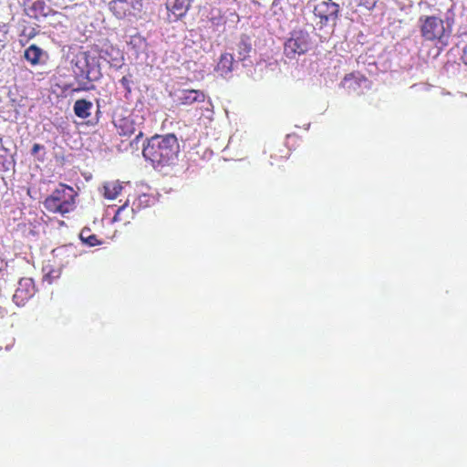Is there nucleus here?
Masks as SVG:
<instances>
[{"instance_id":"obj_28","label":"nucleus","mask_w":467,"mask_h":467,"mask_svg":"<svg viewBox=\"0 0 467 467\" xmlns=\"http://www.w3.org/2000/svg\"><path fill=\"white\" fill-rule=\"evenodd\" d=\"M125 206H126V203H125L123 206H121V207L118 210V213H119L121 210H123V209L125 208Z\"/></svg>"},{"instance_id":"obj_7","label":"nucleus","mask_w":467,"mask_h":467,"mask_svg":"<svg viewBox=\"0 0 467 467\" xmlns=\"http://www.w3.org/2000/svg\"><path fill=\"white\" fill-rule=\"evenodd\" d=\"M73 189L71 187L66 186L64 184H60L53 192L52 194L46 199L44 202L45 208L53 213L55 210H57L62 203V202L65 200V198H71Z\"/></svg>"},{"instance_id":"obj_14","label":"nucleus","mask_w":467,"mask_h":467,"mask_svg":"<svg viewBox=\"0 0 467 467\" xmlns=\"http://www.w3.org/2000/svg\"><path fill=\"white\" fill-rule=\"evenodd\" d=\"M122 191L119 182H107L102 188V194L108 200H115Z\"/></svg>"},{"instance_id":"obj_17","label":"nucleus","mask_w":467,"mask_h":467,"mask_svg":"<svg viewBox=\"0 0 467 467\" xmlns=\"http://www.w3.org/2000/svg\"><path fill=\"white\" fill-rule=\"evenodd\" d=\"M100 57L108 61L111 66L120 67L122 62V56L119 49L111 48L110 52L102 50Z\"/></svg>"},{"instance_id":"obj_18","label":"nucleus","mask_w":467,"mask_h":467,"mask_svg":"<svg viewBox=\"0 0 467 467\" xmlns=\"http://www.w3.org/2000/svg\"><path fill=\"white\" fill-rule=\"evenodd\" d=\"M42 49L36 45H31L25 51V58L29 61L32 65L39 63L40 57L42 55Z\"/></svg>"},{"instance_id":"obj_22","label":"nucleus","mask_w":467,"mask_h":467,"mask_svg":"<svg viewBox=\"0 0 467 467\" xmlns=\"http://www.w3.org/2000/svg\"><path fill=\"white\" fill-rule=\"evenodd\" d=\"M132 80H131V76H124L120 80H119V83L120 85L126 89V91L128 93H130L131 91V88H130V84H131Z\"/></svg>"},{"instance_id":"obj_4","label":"nucleus","mask_w":467,"mask_h":467,"mask_svg":"<svg viewBox=\"0 0 467 467\" xmlns=\"http://www.w3.org/2000/svg\"><path fill=\"white\" fill-rule=\"evenodd\" d=\"M310 47L309 34L303 30L294 31L285 43L284 52L289 58L306 53Z\"/></svg>"},{"instance_id":"obj_3","label":"nucleus","mask_w":467,"mask_h":467,"mask_svg":"<svg viewBox=\"0 0 467 467\" xmlns=\"http://www.w3.org/2000/svg\"><path fill=\"white\" fill-rule=\"evenodd\" d=\"M451 13V10L449 9L446 14V25L442 19L434 16L420 17V33L422 37L425 40H437L444 44L451 32L453 19L450 16Z\"/></svg>"},{"instance_id":"obj_9","label":"nucleus","mask_w":467,"mask_h":467,"mask_svg":"<svg viewBox=\"0 0 467 467\" xmlns=\"http://www.w3.org/2000/svg\"><path fill=\"white\" fill-rule=\"evenodd\" d=\"M205 95L202 91L197 89H183L176 95V101L180 105H192L205 101Z\"/></svg>"},{"instance_id":"obj_19","label":"nucleus","mask_w":467,"mask_h":467,"mask_svg":"<svg viewBox=\"0 0 467 467\" xmlns=\"http://www.w3.org/2000/svg\"><path fill=\"white\" fill-rule=\"evenodd\" d=\"M79 238L84 244L89 246L100 244V242L98 240L97 236L90 234V230L87 228L80 232Z\"/></svg>"},{"instance_id":"obj_27","label":"nucleus","mask_w":467,"mask_h":467,"mask_svg":"<svg viewBox=\"0 0 467 467\" xmlns=\"http://www.w3.org/2000/svg\"><path fill=\"white\" fill-rule=\"evenodd\" d=\"M17 297H18V296H17V294H14V296H13V300H14L15 302H16Z\"/></svg>"},{"instance_id":"obj_6","label":"nucleus","mask_w":467,"mask_h":467,"mask_svg":"<svg viewBox=\"0 0 467 467\" xmlns=\"http://www.w3.org/2000/svg\"><path fill=\"white\" fill-rule=\"evenodd\" d=\"M109 9L119 19L134 15L133 11L140 10L141 5L137 0H109Z\"/></svg>"},{"instance_id":"obj_26","label":"nucleus","mask_w":467,"mask_h":467,"mask_svg":"<svg viewBox=\"0 0 467 467\" xmlns=\"http://www.w3.org/2000/svg\"><path fill=\"white\" fill-rule=\"evenodd\" d=\"M462 59L463 63L467 65V45L463 48Z\"/></svg>"},{"instance_id":"obj_24","label":"nucleus","mask_w":467,"mask_h":467,"mask_svg":"<svg viewBox=\"0 0 467 467\" xmlns=\"http://www.w3.org/2000/svg\"><path fill=\"white\" fill-rule=\"evenodd\" d=\"M44 150V146L43 145H40L38 143H35L33 145L32 150H31V154L32 155H36V154L38 153L39 150Z\"/></svg>"},{"instance_id":"obj_13","label":"nucleus","mask_w":467,"mask_h":467,"mask_svg":"<svg viewBox=\"0 0 467 467\" xmlns=\"http://www.w3.org/2000/svg\"><path fill=\"white\" fill-rule=\"evenodd\" d=\"M234 69V57L230 53L221 55L220 60L216 67V71L226 78Z\"/></svg>"},{"instance_id":"obj_8","label":"nucleus","mask_w":467,"mask_h":467,"mask_svg":"<svg viewBox=\"0 0 467 467\" xmlns=\"http://www.w3.org/2000/svg\"><path fill=\"white\" fill-rule=\"evenodd\" d=\"M341 85L348 93L359 94L368 88V80L360 74H349L344 78Z\"/></svg>"},{"instance_id":"obj_21","label":"nucleus","mask_w":467,"mask_h":467,"mask_svg":"<svg viewBox=\"0 0 467 467\" xmlns=\"http://www.w3.org/2000/svg\"><path fill=\"white\" fill-rule=\"evenodd\" d=\"M142 137H143L142 130H138V133H136L134 140H132L130 142V146L132 150H139V148H140L139 144H140V141L142 139Z\"/></svg>"},{"instance_id":"obj_29","label":"nucleus","mask_w":467,"mask_h":467,"mask_svg":"<svg viewBox=\"0 0 467 467\" xmlns=\"http://www.w3.org/2000/svg\"><path fill=\"white\" fill-rule=\"evenodd\" d=\"M467 97V95H465Z\"/></svg>"},{"instance_id":"obj_1","label":"nucleus","mask_w":467,"mask_h":467,"mask_svg":"<svg viewBox=\"0 0 467 467\" xmlns=\"http://www.w3.org/2000/svg\"><path fill=\"white\" fill-rule=\"evenodd\" d=\"M143 157L154 167L169 166L175 163L180 152V145L174 134L155 135L142 143Z\"/></svg>"},{"instance_id":"obj_25","label":"nucleus","mask_w":467,"mask_h":467,"mask_svg":"<svg viewBox=\"0 0 467 467\" xmlns=\"http://www.w3.org/2000/svg\"><path fill=\"white\" fill-rule=\"evenodd\" d=\"M7 40V35L6 31L0 30V44H2V47H4V43Z\"/></svg>"},{"instance_id":"obj_2","label":"nucleus","mask_w":467,"mask_h":467,"mask_svg":"<svg viewBox=\"0 0 467 467\" xmlns=\"http://www.w3.org/2000/svg\"><path fill=\"white\" fill-rule=\"evenodd\" d=\"M73 73L79 85L75 88V92L81 90L88 91L94 89V85L88 82H94L100 78L101 72L97 57L90 56L87 52L78 53L72 59Z\"/></svg>"},{"instance_id":"obj_5","label":"nucleus","mask_w":467,"mask_h":467,"mask_svg":"<svg viewBox=\"0 0 467 467\" xmlns=\"http://www.w3.org/2000/svg\"><path fill=\"white\" fill-rule=\"evenodd\" d=\"M338 12L339 5L332 0L319 2L314 7V15L320 19L321 26L329 23L335 26Z\"/></svg>"},{"instance_id":"obj_15","label":"nucleus","mask_w":467,"mask_h":467,"mask_svg":"<svg viewBox=\"0 0 467 467\" xmlns=\"http://www.w3.org/2000/svg\"><path fill=\"white\" fill-rule=\"evenodd\" d=\"M93 105L86 99H78L74 104V113L80 119H87L90 116Z\"/></svg>"},{"instance_id":"obj_11","label":"nucleus","mask_w":467,"mask_h":467,"mask_svg":"<svg viewBox=\"0 0 467 467\" xmlns=\"http://www.w3.org/2000/svg\"><path fill=\"white\" fill-rule=\"evenodd\" d=\"M253 50L254 47L252 38L246 35H242L238 43L236 44L238 59L240 61L246 60L250 57V54L253 52Z\"/></svg>"},{"instance_id":"obj_20","label":"nucleus","mask_w":467,"mask_h":467,"mask_svg":"<svg viewBox=\"0 0 467 467\" xmlns=\"http://www.w3.org/2000/svg\"><path fill=\"white\" fill-rule=\"evenodd\" d=\"M57 210H55L53 213H57L61 214L67 213L71 212L74 209V198L73 196L71 198H65V200L62 202Z\"/></svg>"},{"instance_id":"obj_16","label":"nucleus","mask_w":467,"mask_h":467,"mask_svg":"<svg viewBox=\"0 0 467 467\" xmlns=\"http://www.w3.org/2000/svg\"><path fill=\"white\" fill-rule=\"evenodd\" d=\"M49 11V7L47 6L44 1L37 0L32 4L31 7H29L28 16L37 19L39 16H47Z\"/></svg>"},{"instance_id":"obj_12","label":"nucleus","mask_w":467,"mask_h":467,"mask_svg":"<svg viewBox=\"0 0 467 467\" xmlns=\"http://www.w3.org/2000/svg\"><path fill=\"white\" fill-rule=\"evenodd\" d=\"M116 126L119 129V134L123 136H130L132 134L136 135L138 130H141L140 125L135 123L132 117H127L119 119Z\"/></svg>"},{"instance_id":"obj_10","label":"nucleus","mask_w":467,"mask_h":467,"mask_svg":"<svg viewBox=\"0 0 467 467\" xmlns=\"http://www.w3.org/2000/svg\"><path fill=\"white\" fill-rule=\"evenodd\" d=\"M193 0H168L167 9L172 13L175 19L182 17L190 9Z\"/></svg>"},{"instance_id":"obj_23","label":"nucleus","mask_w":467,"mask_h":467,"mask_svg":"<svg viewBox=\"0 0 467 467\" xmlns=\"http://www.w3.org/2000/svg\"><path fill=\"white\" fill-rule=\"evenodd\" d=\"M359 5H363L368 10H371L376 5L378 0H357Z\"/></svg>"}]
</instances>
